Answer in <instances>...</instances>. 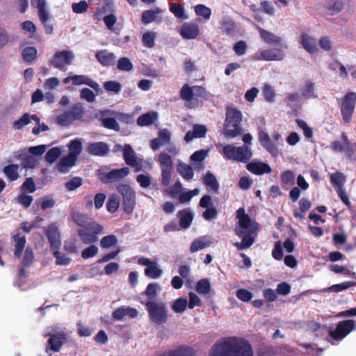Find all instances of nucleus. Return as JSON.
<instances>
[{"instance_id":"49530a36","label":"nucleus","mask_w":356,"mask_h":356,"mask_svg":"<svg viewBox=\"0 0 356 356\" xmlns=\"http://www.w3.org/2000/svg\"><path fill=\"white\" fill-rule=\"evenodd\" d=\"M35 259L34 253L33 249L31 247H27L25 249L22 260V265L24 267H30L32 266Z\"/></svg>"},{"instance_id":"9b49d317","label":"nucleus","mask_w":356,"mask_h":356,"mask_svg":"<svg viewBox=\"0 0 356 356\" xmlns=\"http://www.w3.org/2000/svg\"><path fill=\"white\" fill-rule=\"evenodd\" d=\"M83 108L79 104H74L71 108L57 117V122L62 126H67L76 120L83 118Z\"/></svg>"},{"instance_id":"f3484780","label":"nucleus","mask_w":356,"mask_h":356,"mask_svg":"<svg viewBox=\"0 0 356 356\" xmlns=\"http://www.w3.org/2000/svg\"><path fill=\"white\" fill-rule=\"evenodd\" d=\"M97 61L104 67L113 66L116 62V56L107 49L98 50L95 54Z\"/></svg>"},{"instance_id":"e433bc0d","label":"nucleus","mask_w":356,"mask_h":356,"mask_svg":"<svg viewBox=\"0 0 356 356\" xmlns=\"http://www.w3.org/2000/svg\"><path fill=\"white\" fill-rule=\"evenodd\" d=\"M177 172L179 174L187 181H189L193 179L194 175V172L192 167L186 163H179L177 168Z\"/></svg>"},{"instance_id":"603ef678","label":"nucleus","mask_w":356,"mask_h":356,"mask_svg":"<svg viewBox=\"0 0 356 356\" xmlns=\"http://www.w3.org/2000/svg\"><path fill=\"white\" fill-rule=\"evenodd\" d=\"M186 298H179L175 300L172 305V309L176 313H182L187 307Z\"/></svg>"},{"instance_id":"13d9d810","label":"nucleus","mask_w":356,"mask_h":356,"mask_svg":"<svg viewBox=\"0 0 356 356\" xmlns=\"http://www.w3.org/2000/svg\"><path fill=\"white\" fill-rule=\"evenodd\" d=\"M170 11L172 13L175 17L179 19H186L184 8L179 3H173L170 6Z\"/></svg>"},{"instance_id":"20e7f679","label":"nucleus","mask_w":356,"mask_h":356,"mask_svg":"<svg viewBox=\"0 0 356 356\" xmlns=\"http://www.w3.org/2000/svg\"><path fill=\"white\" fill-rule=\"evenodd\" d=\"M180 97L185 101V106L190 109L195 108L198 106V97H205L207 96L206 89L200 86H190L185 83L179 92Z\"/></svg>"},{"instance_id":"473e14b6","label":"nucleus","mask_w":356,"mask_h":356,"mask_svg":"<svg viewBox=\"0 0 356 356\" xmlns=\"http://www.w3.org/2000/svg\"><path fill=\"white\" fill-rule=\"evenodd\" d=\"M236 218L238 219L239 227L248 228L250 225L257 223L252 221L250 217L245 213L244 208H239L236 211Z\"/></svg>"},{"instance_id":"8fccbe9b","label":"nucleus","mask_w":356,"mask_h":356,"mask_svg":"<svg viewBox=\"0 0 356 356\" xmlns=\"http://www.w3.org/2000/svg\"><path fill=\"white\" fill-rule=\"evenodd\" d=\"M61 154V149L58 147H54L48 150L45 154V161L49 163H54Z\"/></svg>"},{"instance_id":"412c9836","label":"nucleus","mask_w":356,"mask_h":356,"mask_svg":"<svg viewBox=\"0 0 356 356\" xmlns=\"http://www.w3.org/2000/svg\"><path fill=\"white\" fill-rule=\"evenodd\" d=\"M246 168L248 171L257 175L268 174L272 172V169L268 163L260 161L250 162L247 164Z\"/></svg>"},{"instance_id":"4468645a","label":"nucleus","mask_w":356,"mask_h":356,"mask_svg":"<svg viewBox=\"0 0 356 356\" xmlns=\"http://www.w3.org/2000/svg\"><path fill=\"white\" fill-rule=\"evenodd\" d=\"M74 56L72 51L67 50H63L57 51L53 56V58L50 61L55 68L60 70H65V66L70 65L73 60Z\"/></svg>"},{"instance_id":"e2e57ef3","label":"nucleus","mask_w":356,"mask_h":356,"mask_svg":"<svg viewBox=\"0 0 356 356\" xmlns=\"http://www.w3.org/2000/svg\"><path fill=\"white\" fill-rule=\"evenodd\" d=\"M159 289L160 287L157 283H150L146 287L144 294L148 298V299L153 300L157 296V291Z\"/></svg>"},{"instance_id":"5701e85b","label":"nucleus","mask_w":356,"mask_h":356,"mask_svg":"<svg viewBox=\"0 0 356 356\" xmlns=\"http://www.w3.org/2000/svg\"><path fill=\"white\" fill-rule=\"evenodd\" d=\"M259 140L261 146L273 155L277 154L278 149L275 144L273 143L268 134L264 131L259 132Z\"/></svg>"},{"instance_id":"c85d7f7f","label":"nucleus","mask_w":356,"mask_h":356,"mask_svg":"<svg viewBox=\"0 0 356 356\" xmlns=\"http://www.w3.org/2000/svg\"><path fill=\"white\" fill-rule=\"evenodd\" d=\"M12 238L15 242L14 257L15 258H20L26 243V237L21 236L20 234H16L12 236Z\"/></svg>"},{"instance_id":"423d86ee","label":"nucleus","mask_w":356,"mask_h":356,"mask_svg":"<svg viewBox=\"0 0 356 356\" xmlns=\"http://www.w3.org/2000/svg\"><path fill=\"white\" fill-rule=\"evenodd\" d=\"M145 305L152 323L156 325H163L168 321V308L165 302L147 301Z\"/></svg>"},{"instance_id":"c756f323","label":"nucleus","mask_w":356,"mask_h":356,"mask_svg":"<svg viewBox=\"0 0 356 356\" xmlns=\"http://www.w3.org/2000/svg\"><path fill=\"white\" fill-rule=\"evenodd\" d=\"M259 33L262 40L267 44L278 45L280 44L282 41L281 38L261 28L259 29Z\"/></svg>"},{"instance_id":"1a4fd4ad","label":"nucleus","mask_w":356,"mask_h":356,"mask_svg":"<svg viewBox=\"0 0 356 356\" xmlns=\"http://www.w3.org/2000/svg\"><path fill=\"white\" fill-rule=\"evenodd\" d=\"M331 149L335 153H343L348 159H353L356 152V143H351L345 133L341 135V140H335L330 145Z\"/></svg>"},{"instance_id":"b1692460","label":"nucleus","mask_w":356,"mask_h":356,"mask_svg":"<svg viewBox=\"0 0 356 356\" xmlns=\"http://www.w3.org/2000/svg\"><path fill=\"white\" fill-rule=\"evenodd\" d=\"M207 129L204 125L194 124L193 127V131H188L186 132L184 136L186 142L188 143L194 138H203L207 134Z\"/></svg>"},{"instance_id":"6ab92c4d","label":"nucleus","mask_w":356,"mask_h":356,"mask_svg":"<svg viewBox=\"0 0 356 356\" xmlns=\"http://www.w3.org/2000/svg\"><path fill=\"white\" fill-rule=\"evenodd\" d=\"M87 152L93 156H105L109 152V146L104 142H96L89 143L87 147Z\"/></svg>"},{"instance_id":"cd10ccee","label":"nucleus","mask_w":356,"mask_h":356,"mask_svg":"<svg viewBox=\"0 0 356 356\" xmlns=\"http://www.w3.org/2000/svg\"><path fill=\"white\" fill-rule=\"evenodd\" d=\"M31 120L35 121L36 124H39L40 122V118L37 115H30L26 113L19 120L13 122V127L15 129H22L24 126L29 124Z\"/></svg>"},{"instance_id":"052dcab7","label":"nucleus","mask_w":356,"mask_h":356,"mask_svg":"<svg viewBox=\"0 0 356 356\" xmlns=\"http://www.w3.org/2000/svg\"><path fill=\"white\" fill-rule=\"evenodd\" d=\"M117 67L120 71L129 72L133 70V64L127 57H122L118 60Z\"/></svg>"},{"instance_id":"393cba45","label":"nucleus","mask_w":356,"mask_h":356,"mask_svg":"<svg viewBox=\"0 0 356 356\" xmlns=\"http://www.w3.org/2000/svg\"><path fill=\"white\" fill-rule=\"evenodd\" d=\"M77 159L74 154H68V155L60 159L57 165V169L62 173H67L70 169L76 163Z\"/></svg>"},{"instance_id":"3c124183","label":"nucleus","mask_w":356,"mask_h":356,"mask_svg":"<svg viewBox=\"0 0 356 356\" xmlns=\"http://www.w3.org/2000/svg\"><path fill=\"white\" fill-rule=\"evenodd\" d=\"M195 289L198 293L206 295L211 291V284L208 280L202 279L197 282Z\"/></svg>"},{"instance_id":"c9c22d12","label":"nucleus","mask_w":356,"mask_h":356,"mask_svg":"<svg viewBox=\"0 0 356 356\" xmlns=\"http://www.w3.org/2000/svg\"><path fill=\"white\" fill-rule=\"evenodd\" d=\"M220 29L223 33L226 34L227 35H229L236 31V26L235 22L230 18L224 17L220 21Z\"/></svg>"},{"instance_id":"a18cd8bd","label":"nucleus","mask_w":356,"mask_h":356,"mask_svg":"<svg viewBox=\"0 0 356 356\" xmlns=\"http://www.w3.org/2000/svg\"><path fill=\"white\" fill-rule=\"evenodd\" d=\"M22 58L26 63H32L37 56V49L34 47L24 48L22 54Z\"/></svg>"},{"instance_id":"72a5a7b5","label":"nucleus","mask_w":356,"mask_h":356,"mask_svg":"<svg viewBox=\"0 0 356 356\" xmlns=\"http://www.w3.org/2000/svg\"><path fill=\"white\" fill-rule=\"evenodd\" d=\"M158 118L156 112H149L140 115L137 119V124L140 127L152 125Z\"/></svg>"},{"instance_id":"a878e982","label":"nucleus","mask_w":356,"mask_h":356,"mask_svg":"<svg viewBox=\"0 0 356 356\" xmlns=\"http://www.w3.org/2000/svg\"><path fill=\"white\" fill-rule=\"evenodd\" d=\"M300 43L303 48L309 54H315L318 51L317 43L314 38L306 33H302L300 37Z\"/></svg>"},{"instance_id":"79ce46f5","label":"nucleus","mask_w":356,"mask_h":356,"mask_svg":"<svg viewBox=\"0 0 356 356\" xmlns=\"http://www.w3.org/2000/svg\"><path fill=\"white\" fill-rule=\"evenodd\" d=\"M330 182L337 188H343L346 177L342 172H337L330 175Z\"/></svg>"},{"instance_id":"58836bf2","label":"nucleus","mask_w":356,"mask_h":356,"mask_svg":"<svg viewBox=\"0 0 356 356\" xmlns=\"http://www.w3.org/2000/svg\"><path fill=\"white\" fill-rule=\"evenodd\" d=\"M18 170L17 164H9L4 167L3 171L10 181H15L19 177Z\"/></svg>"},{"instance_id":"338daca9","label":"nucleus","mask_w":356,"mask_h":356,"mask_svg":"<svg viewBox=\"0 0 356 356\" xmlns=\"http://www.w3.org/2000/svg\"><path fill=\"white\" fill-rule=\"evenodd\" d=\"M210 243L204 241L202 238L193 241L190 247V251L193 253L209 246Z\"/></svg>"},{"instance_id":"ea45409f","label":"nucleus","mask_w":356,"mask_h":356,"mask_svg":"<svg viewBox=\"0 0 356 356\" xmlns=\"http://www.w3.org/2000/svg\"><path fill=\"white\" fill-rule=\"evenodd\" d=\"M156 39V33L154 31H147L142 36V43L147 48H153L155 46Z\"/></svg>"},{"instance_id":"2f4dec72","label":"nucleus","mask_w":356,"mask_h":356,"mask_svg":"<svg viewBox=\"0 0 356 356\" xmlns=\"http://www.w3.org/2000/svg\"><path fill=\"white\" fill-rule=\"evenodd\" d=\"M296 175L294 172L287 170L281 173L280 182L283 188L288 189L295 184Z\"/></svg>"},{"instance_id":"680f3d73","label":"nucleus","mask_w":356,"mask_h":356,"mask_svg":"<svg viewBox=\"0 0 356 356\" xmlns=\"http://www.w3.org/2000/svg\"><path fill=\"white\" fill-rule=\"evenodd\" d=\"M59 249L53 250V255L56 259V264L59 266H67L68 265L72 259L66 257L65 254H62L59 251Z\"/></svg>"},{"instance_id":"0e129e2a","label":"nucleus","mask_w":356,"mask_h":356,"mask_svg":"<svg viewBox=\"0 0 356 356\" xmlns=\"http://www.w3.org/2000/svg\"><path fill=\"white\" fill-rule=\"evenodd\" d=\"M118 243V238L115 235L111 234L104 236L100 241V245L103 248H108Z\"/></svg>"},{"instance_id":"39448f33","label":"nucleus","mask_w":356,"mask_h":356,"mask_svg":"<svg viewBox=\"0 0 356 356\" xmlns=\"http://www.w3.org/2000/svg\"><path fill=\"white\" fill-rule=\"evenodd\" d=\"M222 154L227 160L247 163L252 156V152L247 145L234 146V145H225L222 151Z\"/></svg>"},{"instance_id":"f257e3e1","label":"nucleus","mask_w":356,"mask_h":356,"mask_svg":"<svg viewBox=\"0 0 356 356\" xmlns=\"http://www.w3.org/2000/svg\"><path fill=\"white\" fill-rule=\"evenodd\" d=\"M211 356H253V350L250 343L235 337L223 339L211 348Z\"/></svg>"},{"instance_id":"0eeeda50","label":"nucleus","mask_w":356,"mask_h":356,"mask_svg":"<svg viewBox=\"0 0 356 356\" xmlns=\"http://www.w3.org/2000/svg\"><path fill=\"white\" fill-rule=\"evenodd\" d=\"M259 229L258 224L254 223L248 228L236 227L234 229L235 234L241 238V242H236L234 245L238 250L250 248L255 241V235Z\"/></svg>"},{"instance_id":"4d7b16f0","label":"nucleus","mask_w":356,"mask_h":356,"mask_svg":"<svg viewBox=\"0 0 356 356\" xmlns=\"http://www.w3.org/2000/svg\"><path fill=\"white\" fill-rule=\"evenodd\" d=\"M262 92L266 102L272 103L275 101V92L271 86L265 84L263 87Z\"/></svg>"},{"instance_id":"37998d69","label":"nucleus","mask_w":356,"mask_h":356,"mask_svg":"<svg viewBox=\"0 0 356 356\" xmlns=\"http://www.w3.org/2000/svg\"><path fill=\"white\" fill-rule=\"evenodd\" d=\"M159 356H193V352L191 348L182 347L177 350L163 353Z\"/></svg>"},{"instance_id":"f8f14e48","label":"nucleus","mask_w":356,"mask_h":356,"mask_svg":"<svg viewBox=\"0 0 356 356\" xmlns=\"http://www.w3.org/2000/svg\"><path fill=\"white\" fill-rule=\"evenodd\" d=\"M46 336L49 337L45 350L47 353L49 350L54 352H59L62 346L67 343L68 339V334L64 331L49 332Z\"/></svg>"},{"instance_id":"de8ad7c7","label":"nucleus","mask_w":356,"mask_h":356,"mask_svg":"<svg viewBox=\"0 0 356 356\" xmlns=\"http://www.w3.org/2000/svg\"><path fill=\"white\" fill-rule=\"evenodd\" d=\"M196 15L202 17L204 20H209L211 15V9L204 4H198L194 7Z\"/></svg>"},{"instance_id":"bf43d9fd","label":"nucleus","mask_w":356,"mask_h":356,"mask_svg":"<svg viewBox=\"0 0 356 356\" xmlns=\"http://www.w3.org/2000/svg\"><path fill=\"white\" fill-rule=\"evenodd\" d=\"M356 285V282L353 281H346L340 284H337L331 286L328 291L333 292H340L346 290L352 286Z\"/></svg>"},{"instance_id":"9d476101","label":"nucleus","mask_w":356,"mask_h":356,"mask_svg":"<svg viewBox=\"0 0 356 356\" xmlns=\"http://www.w3.org/2000/svg\"><path fill=\"white\" fill-rule=\"evenodd\" d=\"M117 191L122 195L124 211L130 214L133 212L136 205V193L128 184H119Z\"/></svg>"},{"instance_id":"69168bd1","label":"nucleus","mask_w":356,"mask_h":356,"mask_svg":"<svg viewBox=\"0 0 356 356\" xmlns=\"http://www.w3.org/2000/svg\"><path fill=\"white\" fill-rule=\"evenodd\" d=\"M36 190L35 182L32 177H28L25 179L21 186V191L23 193H34Z\"/></svg>"},{"instance_id":"2eb2a0df","label":"nucleus","mask_w":356,"mask_h":356,"mask_svg":"<svg viewBox=\"0 0 356 356\" xmlns=\"http://www.w3.org/2000/svg\"><path fill=\"white\" fill-rule=\"evenodd\" d=\"M285 57L284 52L280 49L270 48L262 50L259 54L257 53L252 58L255 60L280 61Z\"/></svg>"},{"instance_id":"4be33fe9","label":"nucleus","mask_w":356,"mask_h":356,"mask_svg":"<svg viewBox=\"0 0 356 356\" xmlns=\"http://www.w3.org/2000/svg\"><path fill=\"white\" fill-rule=\"evenodd\" d=\"M15 158L22 160L24 168H34L37 165V159L33 156L27 154L25 149L14 152Z\"/></svg>"},{"instance_id":"f704fd0d","label":"nucleus","mask_w":356,"mask_h":356,"mask_svg":"<svg viewBox=\"0 0 356 356\" xmlns=\"http://www.w3.org/2000/svg\"><path fill=\"white\" fill-rule=\"evenodd\" d=\"M203 184L209 188L211 191L218 193L219 189V184L213 173L208 171L203 177Z\"/></svg>"},{"instance_id":"7c9ffc66","label":"nucleus","mask_w":356,"mask_h":356,"mask_svg":"<svg viewBox=\"0 0 356 356\" xmlns=\"http://www.w3.org/2000/svg\"><path fill=\"white\" fill-rule=\"evenodd\" d=\"M71 81L75 86L86 84L95 90L99 88V84L97 82L84 75H74L71 77Z\"/></svg>"},{"instance_id":"a19ab883","label":"nucleus","mask_w":356,"mask_h":356,"mask_svg":"<svg viewBox=\"0 0 356 356\" xmlns=\"http://www.w3.org/2000/svg\"><path fill=\"white\" fill-rule=\"evenodd\" d=\"M161 13V10L159 8L154 10H147L144 11L141 15V21L143 24H149L156 19V15Z\"/></svg>"},{"instance_id":"c03bdc74","label":"nucleus","mask_w":356,"mask_h":356,"mask_svg":"<svg viewBox=\"0 0 356 356\" xmlns=\"http://www.w3.org/2000/svg\"><path fill=\"white\" fill-rule=\"evenodd\" d=\"M97 176L104 184H108L115 181L113 170L109 172H106L104 169H99L97 171Z\"/></svg>"},{"instance_id":"4c0bfd02","label":"nucleus","mask_w":356,"mask_h":356,"mask_svg":"<svg viewBox=\"0 0 356 356\" xmlns=\"http://www.w3.org/2000/svg\"><path fill=\"white\" fill-rule=\"evenodd\" d=\"M325 6L328 13L333 15L342 9L343 3L341 0H327Z\"/></svg>"},{"instance_id":"6e6d98bb","label":"nucleus","mask_w":356,"mask_h":356,"mask_svg":"<svg viewBox=\"0 0 356 356\" xmlns=\"http://www.w3.org/2000/svg\"><path fill=\"white\" fill-rule=\"evenodd\" d=\"M83 184V179L80 177H74L65 183V187L68 191H72L79 188Z\"/></svg>"},{"instance_id":"aec40b11","label":"nucleus","mask_w":356,"mask_h":356,"mask_svg":"<svg viewBox=\"0 0 356 356\" xmlns=\"http://www.w3.org/2000/svg\"><path fill=\"white\" fill-rule=\"evenodd\" d=\"M199 33V26L193 22L184 23L180 30L181 35L185 39H194Z\"/></svg>"},{"instance_id":"6e6552de","label":"nucleus","mask_w":356,"mask_h":356,"mask_svg":"<svg viewBox=\"0 0 356 356\" xmlns=\"http://www.w3.org/2000/svg\"><path fill=\"white\" fill-rule=\"evenodd\" d=\"M341 116L345 123L351 120L356 104V92H348L343 98L338 99Z\"/></svg>"},{"instance_id":"dca6fc26","label":"nucleus","mask_w":356,"mask_h":356,"mask_svg":"<svg viewBox=\"0 0 356 356\" xmlns=\"http://www.w3.org/2000/svg\"><path fill=\"white\" fill-rule=\"evenodd\" d=\"M46 236L50 243L51 250L59 249L61 245L60 233L58 227L54 225L47 227L45 232Z\"/></svg>"},{"instance_id":"ddd939ff","label":"nucleus","mask_w":356,"mask_h":356,"mask_svg":"<svg viewBox=\"0 0 356 356\" xmlns=\"http://www.w3.org/2000/svg\"><path fill=\"white\" fill-rule=\"evenodd\" d=\"M355 328V323L353 320L341 321L337 324L335 330L329 332V334L334 340L340 341Z\"/></svg>"},{"instance_id":"864d4df0","label":"nucleus","mask_w":356,"mask_h":356,"mask_svg":"<svg viewBox=\"0 0 356 356\" xmlns=\"http://www.w3.org/2000/svg\"><path fill=\"white\" fill-rule=\"evenodd\" d=\"M159 161L161 164V170L172 169V161L171 156L167 153H161L159 156Z\"/></svg>"},{"instance_id":"f03ea898","label":"nucleus","mask_w":356,"mask_h":356,"mask_svg":"<svg viewBox=\"0 0 356 356\" xmlns=\"http://www.w3.org/2000/svg\"><path fill=\"white\" fill-rule=\"evenodd\" d=\"M72 220L81 228L77 230L78 236L83 243L89 245L98 241V235L103 232V227L88 215L72 210L70 212Z\"/></svg>"},{"instance_id":"bb28decb","label":"nucleus","mask_w":356,"mask_h":356,"mask_svg":"<svg viewBox=\"0 0 356 356\" xmlns=\"http://www.w3.org/2000/svg\"><path fill=\"white\" fill-rule=\"evenodd\" d=\"M179 219V225L183 229L188 228L193 221V216L190 209L180 210L177 213Z\"/></svg>"},{"instance_id":"a211bd4d","label":"nucleus","mask_w":356,"mask_h":356,"mask_svg":"<svg viewBox=\"0 0 356 356\" xmlns=\"http://www.w3.org/2000/svg\"><path fill=\"white\" fill-rule=\"evenodd\" d=\"M123 158L125 163L131 167L136 168V171L141 170V161L138 160L129 145H125L123 148Z\"/></svg>"},{"instance_id":"774afa93","label":"nucleus","mask_w":356,"mask_h":356,"mask_svg":"<svg viewBox=\"0 0 356 356\" xmlns=\"http://www.w3.org/2000/svg\"><path fill=\"white\" fill-rule=\"evenodd\" d=\"M94 243H90V245L88 248H85L81 252V257L84 259H88L95 257L98 252V248L93 245Z\"/></svg>"},{"instance_id":"5fc2aeb1","label":"nucleus","mask_w":356,"mask_h":356,"mask_svg":"<svg viewBox=\"0 0 356 356\" xmlns=\"http://www.w3.org/2000/svg\"><path fill=\"white\" fill-rule=\"evenodd\" d=\"M145 274L148 277L156 279L161 275L162 270L159 268L154 263H152L149 266L145 269Z\"/></svg>"},{"instance_id":"7ed1b4c3","label":"nucleus","mask_w":356,"mask_h":356,"mask_svg":"<svg viewBox=\"0 0 356 356\" xmlns=\"http://www.w3.org/2000/svg\"><path fill=\"white\" fill-rule=\"evenodd\" d=\"M241 112L235 108L227 107L224 124V136L227 138H234L242 135L243 129L241 126Z\"/></svg>"},{"instance_id":"09e8293b","label":"nucleus","mask_w":356,"mask_h":356,"mask_svg":"<svg viewBox=\"0 0 356 356\" xmlns=\"http://www.w3.org/2000/svg\"><path fill=\"white\" fill-rule=\"evenodd\" d=\"M115 13L114 5L113 3L111 1H106L104 2V5L95 13V17L99 19V16L105 14L108 15L110 13Z\"/></svg>"}]
</instances>
